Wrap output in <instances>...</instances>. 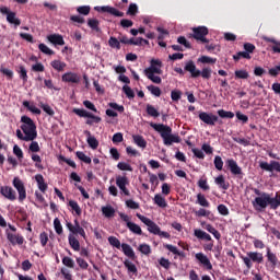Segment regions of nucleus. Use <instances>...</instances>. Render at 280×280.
<instances>
[{"mask_svg": "<svg viewBox=\"0 0 280 280\" xmlns=\"http://www.w3.org/2000/svg\"><path fill=\"white\" fill-rule=\"evenodd\" d=\"M118 170L121 172H132V166L126 162H119L117 164Z\"/></svg>", "mask_w": 280, "mask_h": 280, "instance_id": "e2e57ef3", "label": "nucleus"}, {"mask_svg": "<svg viewBox=\"0 0 280 280\" xmlns=\"http://www.w3.org/2000/svg\"><path fill=\"white\" fill-rule=\"evenodd\" d=\"M108 45L112 49H121V43L117 37H109Z\"/></svg>", "mask_w": 280, "mask_h": 280, "instance_id": "49530a36", "label": "nucleus"}, {"mask_svg": "<svg viewBox=\"0 0 280 280\" xmlns=\"http://www.w3.org/2000/svg\"><path fill=\"white\" fill-rule=\"evenodd\" d=\"M196 259H198V261L202 264V266H205L207 270H213V265H211V260H209V258L205 254H196Z\"/></svg>", "mask_w": 280, "mask_h": 280, "instance_id": "aec40b11", "label": "nucleus"}, {"mask_svg": "<svg viewBox=\"0 0 280 280\" xmlns=\"http://www.w3.org/2000/svg\"><path fill=\"white\" fill-rule=\"evenodd\" d=\"M166 250H170V253H173V255H178V257H185V252L178 250V248L172 244H164L163 245Z\"/></svg>", "mask_w": 280, "mask_h": 280, "instance_id": "c9c22d12", "label": "nucleus"}, {"mask_svg": "<svg viewBox=\"0 0 280 280\" xmlns=\"http://www.w3.org/2000/svg\"><path fill=\"white\" fill-rule=\"evenodd\" d=\"M132 139H133V143H136L138 148H142V149L148 148V141H145V138H143V136L135 135L132 136Z\"/></svg>", "mask_w": 280, "mask_h": 280, "instance_id": "7c9ffc66", "label": "nucleus"}, {"mask_svg": "<svg viewBox=\"0 0 280 280\" xmlns=\"http://www.w3.org/2000/svg\"><path fill=\"white\" fill-rule=\"evenodd\" d=\"M0 194L4 198H7V200H11V202H14V200H16V191L10 186H2L0 188Z\"/></svg>", "mask_w": 280, "mask_h": 280, "instance_id": "dca6fc26", "label": "nucleus"}, {"mask_svg": "<svg viewBox=\"0 0 280 280\" xmlns=\"http://www.w3.org/2000/svg\"><path fill=\"white\" fill-rule=\"evenodd\" d=\"M63 266H67V268H74L75 262L71 259V257L65 256L62 258Z\"/></svg>", "mask_w": 280, "mask_h": 280, "instance_id": "338daca9", "label": "nucleus"}, {"mask_svg": "<svg viewBox=\"0 0 280 280\" xmlns=\"http://www.w3.org/2000/svg\"><path fill=\"white\" fill-rule=\"evenodd\" d=\"M23 106L25 108H27V110H30L31 113H33L34 115H40V109H38V107H36L35 105H31L30 101H24L23 102Z\"/></svg>", "mask_w": 280, "mask_h": 280, "instance_id": "a19ab883", "label": "nucleus"}, {"mask_svg": "<svg viewBox=\"0 0 280 280\" xmlns=\"http://www.w3.org/2000/svg\"><path fill=\"white\" fill-rule=\"evenodd\" d=\"M7 21L8 23H11V25H15V27L21 25V20L16 18V13L12 11L9 13V16H7Z\"/></svg>", "mask_w": 280, "mask_h": 280, "instance_id": "f704fd0d", "label": "nucleus"}, {"mask_svg": "<svg viewBox=\"0 0 280 280\" xmlns=\"http://www.w3.org/2000/svg\"><path fill=\"white\" fill-rule=\"evenodd\" d=\"M66 226L73 235H81V237H86V232H84V228L80 225H73V223L71 222H67Z\"/></svg>", "mask_w": 280, "mask_h": 280, "instance_id": "a211bd4d", "label": "nucleus"}, {"mask_svg": "<svg viewBox=\"0 0 280 280\" xmlns=\"http://www.w3.org/2000/svg\"><path fill=\"white\" fill-rule=\"evenodd\" d=\"M13 187H15V189L19 194L20 202H23V200H25V198H27V191L25 190V184H23V182L19 177H14Z\"/></svg>", "mask_w": 280, "mask_h": 280, "instance_id": "9d476101", "label": "nucleus"}, {"mask_svg": "<svg viewBox=\"0 0 280 280\" xmlns=\"http://www.w3.org/2000/svg\"><path fill=\"white\" fill-rule=\"evenodd\" d=\"M32 71L35 73H43V71H45V66L42 62H37L32 66Z\"/></svg>", "mask_w": 280, "mask_h": 280, "instance_id": "774afa93", "label": "nucleus"}, {"mask_svg": "<svg viewBox=\"0 0 280 280\" xmlns=\"http://www.w3.org/2000/svg\"><path fill=\"white\" fill-rule=\"evenodd\" d=\"M116 185L125 196H130V190H128V188L126 187L127 185H130L127 176L116 177Z\"/></svg>", "mask_w": 280, "mask_h": 280, "instance_id": "ddd939ff", "label": "nucleus"}, {"mask_svg": "<svg viewBox=\"0 0 280 280\" xmlns=\"http://www.w3.org/2000/svg\"><path fill=\"white\" fill-rule=\"evenodd\" d=\"M147 89L155 97H161V88H159L156 85H148Z\"/></svg>", "mask_w": 280, "mask_h": 280, "instance_id": "13d9d810", "label": "nucleus"}, {"mask_svg": "<svg viewBox=\"0 0 280 280\" xmlns=\"http://www.w3.org/2000/svg\"><path fill=\"white\" fill-rule=\"evenodd\" d=\"M35 180L37 183L38 189L39 191H42V194H45V191H47V183H45V177H43L42 174H37L35 175Z\"/></svg>", "mask_w": 280, "mask_h": 280, "instance_id": "393cba45", "label": "nucleus"}, {"mask_svg": "<svg viewBox=\"0 0 280 280\" xmlns=\"http://www.w3.org/2000/svg\"><path fill=\"white\" fill-rule=\"evenodd\" d=\"M214 183L215 185H218V187H220V189H223L224 191H226L229 187H231V184H229V182L224 179V175H219L218 177H215Z\"/></svg>", "mask_w": 280, "mask_h": 280, "instance_id": "a878e982", "label": "nucleus"}, {"mask_svg": "<svg viewBox=\"0 0 280 280\" xmlns=\"http://www.w3.org/2000/svg\"><path fill=\"white\" fill-rule=\"evenodd\" d=\"M54 229L57 235H62V223H60V219L56 218L54 220Z\"/></svg>", "mask_w": 280, "mask_h": 280, "instance_id": "680f3d73", "label": "nucleus"}, {"mask_svg": "<svg viewBox=\"0 0 280 280\" xmlns=\"http://www.w3.org/2000/svg\"><path fill=\"white\" fill-rule=\"evenodd\" d=\"M154 205L160 207L161 209L167 208V201L161 194H156L153 198Z\"/></svg>", "mask_w": 280, "mask_h": 280, "instance_id": "c85d7f7f", "label": "nucleus"}, {"mask_svg": "<svg viewBox=\"0 0 280 280\" xmlns=\"http://www.w3.org/2000/svg\"><path fill=\"white\" fill-rule=\"evenodd\" d=\"M68 241L72 249L75 252L80 250V241H78V238H75L73 235H69Z\"/></svg>", "mask_w": 280, "mask_h": 280, "instance_id": "ea45409f", "label": "nucleus"}, {"mask_svg": "<svg viewBox=\"0 0 280 280\" xmlns=\"http://www.w3.org/2000/svg\"><path fill=\"white\" fill-rule=\"evenodd\" d=\"M138 220H141L143 224H145V226H148V231L149 233H152L153 235H158V233H160L161 228L159 225H156V223L154 221H152L150 218L144 217L140 213L136 214Z\"/></svg>", "mask_w": 280, "mask_h": 280, "instance_id": "423d86ee", "label": "nucleus"}, {"mask_svg": "<svg viewBox=\"0 0 280 280\" xmlns=\"http://www.w3.org/2000/svg\"><path fill=\"white\" fill-rule=\"evenodd\" d=\"M214 167L219 172H222V168L224 167V161H222V158L220 155L214 156Z\"/></svg>", "mask_w": 280, "mask_h": 280, "instance_id": "6e6d98bb", "label": "nucleus"}, {"mask_svg": "<svg viewBox=\"0 0 280 280\" xmlns=\"http://www.w3.org/2000/svg\"><path fill=\"white\" fill-rule=\"evenodd\" d=\"M217 113L219 117H221V119H233V117H235V114L233 112H228L224 109H219Z\"/></svg>", "mask_w": 280, "mask_h": 280, "instance_id": "c03bdc74", "label": "nucleus"}, {"mask_svg": "<svg viewBox=\"0 0 280 280\" xmlns=\"http://www.w3.org/2000/svg\"><path fill=\"white\" fill-rule=\"evenodd\" d=\"M50 66L52 67V69H55V71H65V69L67 68V63L65 61L61 60H52L50 62Z\"/></svg>", "mask_w": 280, "mask_h": 280, "instance_id": "2f4dec72", "label": "nucleus"}, {"mask_svg": "<svg viewBox=\"0 0 280 280\" xmlns=\"http://www.w3.org/2000/svg\"><path fill=\"white\" fill-rule=\"evenodd\" d=\"M242 58H245V60H250V54H248L246 50L245 51H238L235 55H233V60H235L236 62L238 60H242Z\"/></svg>", "mask_w": 280, "mask_h": 280, "instance_id": "79ce46f5", "label": "nucleus"}, {"mask_svg": "<svg viewBox=\"0 0 280 280\" xmlns=\"http://www.w3.org/2000/svg\"><path fill=\"white\" fill-rule=\"evenodd\" d=\"M198 187L202 189L203 191H209L211 187H209V184L207 183V177L200 178L197 183Z\"/></svg>", "mask_w": 280, "mask_h": 280, "instance_id": "052dcab7", "label": "nucleus"}, {"mask_svg": "<svg viewBox=\"0 0 280 280\" xmlns=\"http://www.w3.org/2000/svg\"><path fill=\"white\" fill-rule=\"evenodd\" d=\"M139 14V7L136 3H130L127 10L128 16H137Z\"/></svg>", "mask_w": 280, "mask_h": 280, "instance_id": "de8ad7c7", "label": "nucleus"}, {"mask_svg": "<svg viewBox=\"0 0 280 280\" xmlns=\"http://www.w3.org/2000/svg\"><path fill=\"white\" fill-rule=\"evenodd\" d=\"M38 49L39 51H42V54H45L46 56H54V54H56L54 50L48 48V46L45 44H39Z\"/></svg>", "mask_w": 280, "mask_h": 280, "instance_id": "864d4df0", "label": "nucleus"}, {"mask_svg": "<svg viewBox=\"0 0 280 280\" xmlns=\"http://www.w3.org/2000/svg\"><path fill=\"white\" fill-rule=\"evenodd\" d=\"M225 164L228 165V170H230L233 176H237L238 178H242V176H244V173L242 172V167L237 165V162L235 160L233 159L226 160Z\"/></svg>", "mask_w": 280, "mask_h": 280, "instance_id": "9b49d317", "label": "nucleus"}, {"mask_svg": "<svg viewBox=\"0 0 280 280\" xmlns=\"http://www.w3.org/2000/svg\"><path fill=\"white\" fill-rule=\"evenodd\" d=\"M75 155L83 163H86L88 165H91V158L89 155H86L84 152L77 151Z\"/></svg>", "mask_w": 280, "mask_h": 280, "instance_id": "09e8293b", "label": "nucleus"}, {"mask_svg": "<svg viewBox=\"0 0 280 280\" xmlns=\"http://www.w3.org/2000/svg\"><path fill=\"white\" fill-rule=\"evenodd\" d=\"M94 10L96 12H103V13L112 14V16H118V18L124 16V12L115 9L114 7H109V5L95 7Z\"/></svg>", "mask_w": 280, "mask_h": 280, "instance_id": "4468645a", "label": "nucleus"}, {"mask_svg": "<svg viewBox=\"0 0 280 280\" xmlns=\"http://www.w3.org/2000/svg\"><path fill=\"white\" fill-rule=\"evenodd\" d=\"M21 121L23 125H21V130L25 135V141H34L36 137H38V132L36 131V124H34V120L30 118V116H22Z\"/></svg>", "mask_w": 280, "mask_h": 280, "instance_id": "f03ea898", "label": "nucleus"}, {"mask_svg": "<svg viewBox=\"0 0 280 280\" xmlns=\"http://www.w3.org/2000/svg\"><path fill=\"white\" fill-rule=\"evenodd\" d=\"M199 119L200 121H203V124H207V126H215V124H222L220 117L211 113L209 114L207 112H200Z\"/></svg>", "mask_w": 280, "mask_h": 280, "instance_id": "6e6552de", "label": "nucleus"}, {"mask_svg": "<svg viewBox=\"0 0 280 280\" xmlns=\"http://www.w3.org/2000/svg\"><path fill=\"white\" fill-rule=\"evenodd\" d=\"M185 71H188V73H190V77L196 79V78H201L203 80H211V68H203L201 71L196 68V63H194L192 60L188 61L185 67H184Z\"/></svg>", "mask_w": 280, "mask_h": 280, "instance_id": "7ed1b4c3", "label": "nucleus"}, {"mask_svg": "<svg viewBox=\"0 0 280 280\" xmlns=\"http://www.w3.org/2000/svg\"><path fill=\"white\" fill-rule=\"evenodd\" d=\"M108 243L110 244V246H114V248H121V241H119V238H117L116 236H109Z\"/></svg>", "mask_w": 280, "mask_h": 280, "instance_id": "bf43d9fd", "label": "nucleus"}, {"mask_svg": "<svg viewBox=\"0 0 280 280\" xmlns=\"http://www.w3.org/2000/svg\"><path fill=\"white\" fill-rule=\"evenodd\" d=\"M260 170H264L265 172H278L280 173V163L278 161H271L268 162H260L259 163Z\"/></svg>", "mask_w": 280, "mask_h": 280, "instance_id": "2eb2a0df", "label": "nucleus"}, {"mask_svg": "<svg viewBox=\"0 0 280 280\" xmlns=\"http://www.w3.org/2000/svg\"><path fill=\"white\" fill-rule=\"evenodd\" d=\"M72 113H74V115H78V117H86V125L88 126H93V124H100V121H102V117L100 116H95L93 113L88 112L86 109H81V108H73Z\"/></svg>", "mask_w": 280, "mask_h": 280, "instance_id": "39448f33", "label": "nucleus"}, {"mask_svg": "<svg viewBox=\"0 0 280 280\" xmlns=\"http://www.w3.org/2000/svg\"><path fill=\"white\" fill-rule=\"evenodd\" d=\"M241 259L245 264L247 270H250L253 268V262L254 264H264V254L259 252H249L247 253L246 256H241Z\"/></svg>", "mask_w": 280, "mask_h": 280, "instance_id": "20e7f679", "label": "nucleus"}, {"mask_svg": "<svg viewBox=\"0 0 280 280\" xmlns=\"http://www.w3.org/2000/svg\"><path fill=\"white\" fill-rule=\"evenodd\" d=\"M108 106L109 108L105 110V115H107V117H118L117 113H124V110H126L124 105H119L117 103H108Z\"/></svg>", "mask_w": 280, "mask_h": 280, "instance_id": "f8f14e48", "label": "nucleus"}, {"mask_svg": "<svg viewBox=\"0 0 280 280\" xmlns=\"http://www.w3.org/2000/svg\"><path fill=\"white\" fill-rule=\"evenodd\" d=\"M88 25L90 28H92L94 32H100V21L96 19H89Z\"/></svg>", "mask_w": 280, "mask_h": 280, "instance_id": "8fccbe9b", "label": "nucleus"}, {"mask_svg": "<svg viewBox=\"0 0 280 280\" xmlns=\"http://www.w3.org/2000/svg\"><path fill=\"white\" fill-rule=\"evenodd\" d=\"M62 82H68L71 84H80V75L75 72H66L61 77Z\"/></svg>", "mask_w": 280, "mask_h": 280, "instance_id": "f3484780", "label": "nucleus"}, {"mask_svg": "<svg viewBox=\"0 0 280 280\" xmlns=\"http://www.w3.org/2000/svg\"><path fill=\"white\" fill-rule=\"evenodd\" d=\"M194 235L197 240H203L205 242H212L211 235L200 229L194 230Z\"/></svg>", "mask_w": 280, "mask_h": 280, "instance_id": "b1692460", "label": "nucleus"}, {"mask_svg": "<svg viewBox=\"0 0 280 280\" xmlns=\"http://www.w3.org/2000/svg\"><path fill=\"white\" fill-rule=\"evenodd\" d=\"M209 34V28L207 26H198L192 28V38L199 40L200 43H209L207 35Z\"/></svg>", "mask_w": 280, "mask_h": 280, "instance_id": "0eeeda50", "label": "nucleus"}, {"mask_svg": "<svg viewBox=\"0 0 280 280\" xmlns=\"http://www.w3.org/2000/svg\"><path fill=\"white\" fill-rule=\"evenodd\" d=\"M84 135H86L88 137V144L90 145V148L92 150H97V148H100V141H97L96 137L91 136V131L85 130Z\"/></svg>", "mask_w": 280, "mask_h": 280, "instance_id": "5701e85b", "label": "nucleus"}, {"mask_svg": "<svg viewBox=\"0 0 280 280\" xmlns=\"http://www.w3.org/2000/svg\"><path fill=\"white\" fill-rule=\"evenodd\" d=\"M145 110L149 117H154V119H156V117H161V113H159V109L154 105L147 104Z\"/></svg>", "mask_w": 280, "mask_h": 280, "instance_id": "473e14b6", "label": "nucleus"}, {"mask_svg": "<svg viewBox=\"0 0 280 280\" xmlns=\"http://www.w3.org/2000/svg\"><path fill=\"white\" fill-rule=\"evenodd\" d=\"M161 67H163V62L161 60L152 59L151 66L144 69V75H150V74L161 75L163 73V70H161Z\"/></svg>", "mask_w": 280, "mask_h": 280, "instance_id": "1a4fd4ad", "label": "nucleus"}, {"mask_svg": "<svg viewBox=\"0 0 280 280\" xmlns=\"http://www.w3.org/2000/svg\"><path fill=\"white\" fill-rule=\"evenodd\" d=\"M18 73L20 75V80L25 84L27 83V69H25V66H19Z\"/></svg>", "mask_w": 280, "mask_h": 280, "instance_id": "58836bf2", "label": "nucleus"}, {"mask_svg": "<svg viewBox=\"0 0 280 280\" xmlns=\"http://www.w3.org/2000/svg\"><path fill=\"white\" fill-rule=\"evenodd\" d=\"M47 40H49L51 45H65V37H62L60 34H50L47 36Z\"/></svg>", "mask_w": 280, "mask_h": 280, "instance_id": "412c9836", "label": "nucleus"}, {"mask_svg": "<svg viewBox=\"0 0 280 280\" xmlns=\"http://www.w3.org/2000/svg\"><path fill=\"white\" fill-rule=\"evenodd\" d=\"M149 126L159 132L163 139L164 145H172V143H180V136L172 135V127L164 124L150 122Z\"/></svg>", "mask_w": 280, "mask_h": 280, "instance_id": "f257e3e1", "label": "nucleus"}, {"mask_svg": "<svg viewBox=\"0 0 280 280\" xmlns=\"http://www.w3.org/2000/svg\"><path fill=\"white\" fill-rule=\"evenodd\" d=\"M121 249L126 257H129V259H136L137 256L135 255V249H132V247L129 244L122 243Z\"/></svg>", "mask_w": 280, "mask_h": 280, "instance_id": "bb28decb", "label": "nucleus"}, {"mask_svg": "<svg viewBox=\"0 0 280 280\" xmlns=\"http://www.w3.org/2000/svg\"><path fill=\"white\" fill-rule=\"evenodd\" d=\"M267 260L271 264L272 268H277V264H279V258L277 254L272 253L270 248H267Z\"/></svg>", "mask_w": 280, "mask_h": 280, "instance_id": "c756f323", "label": "nucleus"}, {"mask_svg": "<svg viewBox=\"0 0 280 280\" xmlns=\"http://www.w3.org/2000/svg\"><path fill=\"white\" fill-rule=\"evenodd\" d=\"M127 229H129V231L136 235H143V230H141V226H139L137 223L128 222Z\"/></svg>", "mask_w": 280, "mask_h": 280, "instance_id": "e433bc0d", "label": "nucleus"}, {"mask_svg": "<svg viewBox=\"0 0 280 280\" xmlns=\"http://www.w3.org/2000/svg\"><path fill=\"white\" fill-rule=\"evenodd\" d=\"M197 205H200V207H205V208H209L211 207V203L209 202V200H207V197H205V195H202L201 192H199L197 195Z\"/></svg>", "mask_w": 280, "mask_h": 280, "instance_id": "72a5a7b5", "label": "nucleus"}, {"mask_svg": "<svg viewBox=\"0 0 280 280\" xmlns=\"http://www.w3.org/2000/svg\"><path fill=\"white\" fill-rule=\"evenodd\" d=\"M145 77L148 78V80H151V82H153V84H161V82H163L161 77H159L156 74H145Z\"/></svg>", "mask_w": 280, "mask_h": 280, "instance_id": "0e129e2a", "label": "nucleus"}, {"mask_svg": "<svg viewBox=\"0 0 280 280\" xmlns=\"http://www.w3.org/2000/svg\"><path fill=\"white\" fill-rule=\"evenodd\" d=\"M122 92L125 93L126 97H128V100H135V91L132 90V88L124 85Z\"/></svg>", "mask_w": 280, "mask_h": 280, "instance_id": "5fc2aeb1", "label": "nucleus"}, {"mask_svg": "<svg viewBox=\"0 0 280 280\" xmlns=\"http://www.w3.org/2000/svg\"><path fill=\"white\" fill-rule=\"evenodd\" d=\"M201 226H202V229L208 231V233H211V235H213V237H215V240H220L222 237V234H220V232L215 228H213V225H211L207 222H202Z\"/></svg>", "mask_w": 280, "mask_h": 280, "instance_id": "4be33fe9", "label": "nucleus"}, {"mask_svg": "<svg viewBox=\"0 0 280 280\" xmlns=\"http://www.w3.org/2000/svg\"><path fill=\"white\" fill-rule=\"evenodd\" d=\"M124 266L125 268H127L128 275H135V277H137V275L139 273V270L137 269V265L132 264V261L126 259L124 261Z\"/></svg>", "mask_w": 280, "mask_h": 280, "instance_id": "cd10ccee", "label": "nucleus"}, {"mask_svg": "<svg viewBox=\"0 0 280 280\" xmlns=\"http://www.w3.org/2000/svg\"><path fill=\"white\" fill-rule=\"evenodd\" d=\"M235 80H248L249 74L246 70H235L234 72Z\"/></svg>", "mask_w": 280, "mask_h": 280, "instance_id": "37998d69", "label": "nucleus"}, {"mask_svg": "<svg viewBox=\"0 0 280 280\" xmlns=\"http://www.w3.org/2000/svg\"><path fill=\"white\" fill-rule=\"evenodd\" d=\"M40 108L46 113V115H49V117H54L56 115V112H54V108L49 106V104L40 103Z\"/></svg>", "mask_w": 280, "mask_h": 280, "instance_id": "3c124183", "label": "nucleus"}, {"mask_svg": "<svg viewBox=\"0 0 280 280\" xmlns=\"http://www.w3.org/2000/svg\"><path fill=\"white\" fill-rule=\"evenodd\" d=\"M132 25H135V22H132V20H128V19L120 20V27H122L124 30H127L128 27H132Z\"/></svg>", "mask_w": 280, "mask_h": 280, "instance_id": "69168bd1", "label": "nucleus"}, {"mask_svg": "<svg viewBox=\"0 0 280 280\" xmlns=\"http://www.w3.org/2000/svg\"><path fill=\"white\" fill-rule=\"evenodd\" d=\"M102 213L105 218H115V208L113 206H105L102 208Z\"/></svg>", "mask_w": 280, "mask_h": 280, "instance_id": "4c0bfd02", "label": "nucleus"}, {"mask_svg": "<svg viewBox=\"0 0 280 280\" xmlns=\"http://www.w3.org/2000/svg\"><path fill=\"white\" fill-rule=\"evenodd\" d=\"M7 240L12 244V246H19L23 245V242H25V238L21 234H12L7 233Z\"/></svg>", "mask_w": 280, "mask_h": 280, "instance_id": "6ab92c4d", "label": "nucleus"}, {"mask_svg": "<svg viewBox=\"0 0 280 280\" xmlns=\"http://www.w3.org/2000/svg\"><path fill=\"white\" fill-rule=\"evenodd\" d=\"M138 250H139L140 253H142V255H145L147 257L152 254V247H150V245H148V244H145V243L139 245Z\"/></svg>", "mask_w": 280, "mask_h": 280, "instance_id": "a18cd8bd", "label": "nucleus"}, {"mask_svg": "<svg viewBox=\"0 0 280 280\" xmlns=\"http://www.w3.org/2000/svg\"><path fill=\"white\" fill-rule=\"evenodd\" d=\"M195 215L197 218H209V215H211V211L200 208L199 210L195 211Z\"/></svg>", "mask_w": 280, "mask_h": 280, "instance_id": "4d7b16f0", "label": "nucleus"}, {"mask_svg": "<svg viewBox=\"0 0 280 280\" xmlns=\"http://www.w3.org/2000/svg\"><path fill=\"white\" fill-rule=\"evenodd\" d=\"M69 207H71L72 211H74L77 215H82V208H80V205H78V201L70 200Z\"/></svg>", "mask_w": 280, "mask_h": 280, "instance_id": "603ef678", "label": "nucleus"}]
</instances>
